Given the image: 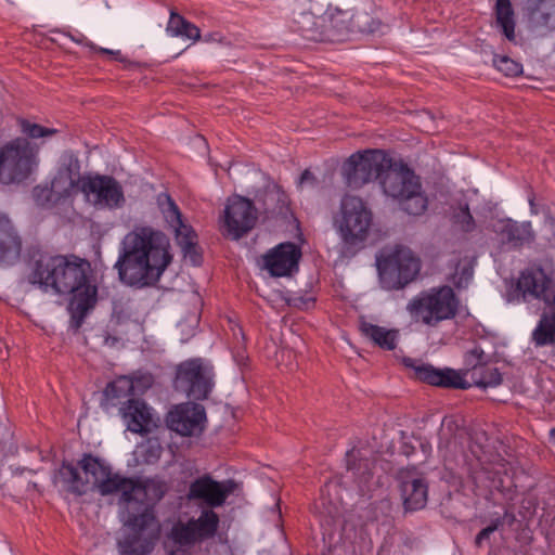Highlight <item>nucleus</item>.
Returning <instances> with one entry per match:
<instances>
[{
	"instance_id": "9",
	"label": "nucleus",
	"mask_w": 555,
	"mask_h": 555,
	"mask_svg": "<svg viewBox=\"0 0 555 555\" xmlns=\"http://www.w3.org/2000/svg\"><path fill=\"white\" fill-rule=\"evenodd\" d=\"M62 179L68 180V188L64 192L68 195L70 190L77 189L87 198L100 208L115 209L125 203L124 191L120 183L111 176H82L75 180L72 170L60 172L52 181V190H56Z\"/></svg>"
},
{
	"instance_id": "41",
	"label": "nucleus",
	"mask_w": 555,
	"mask_h": 555,
	"mask_svg": "<svg viewBox=\"0 0 555 555\" xmlns=\"http://www.w3.org/2000/svg\"><path fill=\"white\" fill-rule=\"evenodd\" d=\"M502 525V519L496 518L494 521H492L491 525L483 528L479 531V533L476 535L475 543L476 545L480 546L483 540H487L490 538V535L498 530V528Z\"/></svg>"
},
{
	"instance_id": "4",
	"label": "nucleus",
	"mask_w": 555,
	"mask_h": 555,
	"mask_svg": "<svg viewBox=\"0 0 555 555\" xmlns=\"http://www.w3.org/2000/svg\"><path fill=\"white\" fill-rule=\"evenodd\" d=\"M517 288L524 298L532 297L551 305L550 312L544 313L532 333L537 346L555 343V282L541 268L528 269L521 272Z\"/></svg>"
},
{
	"instance_id": "36",
	"label": "nucleus",
	"mask_w": 555,
	"mask_h": 555,
	"mask_svg": "<svg viewBox=\"0 0 555 555\" xmlns=\"http://www.w3.org/2000/svg\"><path fill=\"white\" fill-rule=\"evenodd\" d=\"M286 199L285 193L278 185H274L266 192L264 202L267 210L271 212H275L276 210L281 211L286 205Z\"/></svg>"
},
{
	"instance_id": "8",
	"label": "nucleus",
	"mask_w": 555,
	"mask_h": 555,
	"mask_svg": "<svg viewBox=\"0 0 555 555\" xmlns=\"http://www.w3.org/2000/svg\"><path fill=\"white\" fill-rule=\"evenodd\" d=\"M220 517L212 509H202L198 517L178 520L167 533L165 548L168 555H191L192 548L212 539L219 528Z\"/></svg>"
},
{
	"instance_id": "39",
	"label": "nucleus",
	"mask_w": 555,
	"mask_h": 555,
	"mask_svg": "<svg viewBox=\"0 0 555 555\" xmlns=\"http://www.w3.org/2000/svg\"><path fill=\"white\" fill-rule=\"evenodd\" d=\"M185 18L179 15L178 13L171 12L170 18L167 25V33L173 37H178L182 34V28L184 27Z\"/></svg>"
},
{
	"instance_id": "29",
	"label": "nucleus",
	"mask_w": 555,
	"mask_h": 555,
	"mask_svg": "<svg viewBox=\"0 0 555 555\" xmlns=\"http://www.w3.org/2000/svg\"><path fill=\"white\" fill-rule=\"evenodd\" d=\"M360 331L363 336L371 339L375 345L385 350H393L397 347L399 331L372 324L366 321L360 322Z\"/></svg>"
},
{
	"instance_id": "33",
	"label": "nucleus",
	"mask_w": 555,
	"mask_h": 555,
	"mask_svg": "<svg viewBox=\"0 0 555 555\" xmlns=\"http://www.w3.org/2000/svg\"><path fill=\"white\" fill-rule=\"evenodd\" d=\"M488 363V356L485 353L483 349L479 346H475L473 349L468 350L464 354V373L463 375L469 373L470 376L474 375V371L480 370L485 364Z\"/></svg>"
},
{
	"instance_id": "17",
	"label": "nucleus",
	"mask_w": 555,
	"mask_h": 555,
	"mask_svg": "<svg viewBox=\"0 0 555 555\" xmlns=\"http://www.w3.org/2000/svg\"><path fill=\"white\" fill-rule=\"evenodd\" d=\"M234 480L217 481L209 475H203L194 479L189 487L188 499L201 501L206 505L204 509H212L222 506L228 496L235 490Z\"/></svg>"
},
{
	"instance_id": "49",
	"label": "nucleus",
	"mask_w": 555,
	"mask_h": 555,
	"mask_svg": "<svg viewBox=\"0 0 555 555\" xmlns=\"http://www.w3.org/2000/svg\"><path fill=\"white\" fill-rule=\"evenodd\" d=\"M503 479L501 477H499V480H498V485H495V487H499V486H502L503 487Z\"/></svg>"
},
{
	"instance_id": "16",
	"label": "nucleus",
	"mask_w": 555,
	"mask_h": 555,
	"mask_svg": "<svg viewBox=\"0 0 555 555\" xmlns=\"http://www.w3.org/2000/svg\"><path fill=\"white\" fill-rule=\"evenodd\" d=\"M258 219L257 209L254 203L240 195L228 199L223 215V225L228 234L238 240L249 232Z\"/></svg>"
},
{
	"instance_id": "34",
	"label": "nucleus",
	"mask_w": 555,
	"mask_h": 555,
	"mask_svg": "<svg viewBox=\"0 0 555 555\" xmlns=\"http://www.w3.org/2000/svg\"><path fill=\"white\" fill-rule=\"evenodd\" d=\"M21 131L31 139H40L46 137H51L55 134L57 131L54 128L43 127L41 125L31 122L27 119H21L18 121Z\"/></svg>"
},
{
	"instance_id": "12",
	"label": "nucleus",
	"mask_w": 555,
	"mask_h": 555,
	"mask_svg": "<svg viewBox=\"0 0 555 555\" xmlns=\"http://www.w3.org/2000/svg\"><path fill=\"white\" fill-rule=\"evenodd\" d=\"M37 150L26 138H16L0 149V182H23L36 166Z\"/></svg>"
},
{
	"instance_id": "40",
	"label": "nucleus",
	"mask_w": 555,
	"mask_h": 555,
	"mask_svg": "<svg viewBox=\"0 0 555 555\" xmlns=\"http://www.w3.org/2000/svg\"><path fill=\"white\" fill-rule=\"evenodd\" d=\"M130 382L133 385V389L143 391L152 387L154 377L151 373H139Z\"/></svg>"
},
{
	"instance_id": "25",
	"label": "nucleus",
	"mask_w": 555,
	"mask_h": 555,
	"mask_svg": "<svg viewBox=\"0 0 555 555\" xmlns=\"http://www.w3.org/2000/svg\"><path fill=\"white\" fill-rule=\"evenodd\" d=\"M324 23H326V18L323 16H315L311 12H301L294 17L293 29L306 40L326 41L330 36L324 33Z\"/></svg>"
},
{
	"instance_id": "5",
	"label": "nucleus",
	"mask_w": 555,
	"mask_h": 555,
	"mask_svg": "<svg viewBox=\"0 0 555 555\" xmlns=\"http://www.w3.org/2000/svg\"><path fill=\"white\" fill-rule=\"evenodd\" d=\"M404 364L412 367L415 377L431 386L466 390L475 385L479 388L496 387L502 383V375L496 367L485 364L480 370L474 371L472 383L464 378L462 371L453 369H437L431 364H415L411 358L404 359Z\"/></svg>"
},
{
	"instance_id": "1",
	"label": "nucleus",
	"mask_w": 555,
	"mask_h": 555,
	"mask_svg": "<svg viewBox=\"0 0 555 555\" xmlns=\"http://www.w3.org/2000/svg\"><path fill=\"white\" fill-rule=\"evenodd\" d=\"M28 282L43 292L73 294L69 302L72 326L78 330L96 302V287L88 283L87 262L76 256L34 250Z\"/></svg>"
},
{
	"instance_id": "48",
	"label": "nucleus",
	"mask_w": 555,
	"mask_h": 555,
	"mask_svg": "<svg viewBox=\"0 0 555 555\" xmlns=\"http://www.w3.org/2000/svg\"><path fill=\"white\" fill-rule=\"evenodd\" d=\"M550 436H551L552 441H553V442H554V444H555V428H553V429L550 431Z\"/></svg>"
},
{
	"instance_id": "50",
	"label": "nucleus",
	"mask_w": 555,
	"mask_h": 555,
	"mask_svg": "<svg viewBox=\"0 0 555 555\" xmlns=\"http://www.w3.org/2000/svg\"><path fill=\"white\" fill-rule=\"evenodd\" d=\"M529 204H530L531 208L533 209L534 203H533V199H532V198H531V199H529Z\"/></svg>"
},
{
	"instance_id": "28",
	"label": "nucleus",
	"mask_w": 555,
	"mask_h": 555,
	"mask_svg": "<svg viewBox=\"0 0 555 555\" xmlns=\"http://www.w3.org/2000/svg\"><path fill=\"white\" fill-rule=\"evenodd\" d=\"M346 466L347 470L352 473L359 488L364 491L373 475V462L363 459L359 450L352 449L346 453Z\"/></svg>"
},
{
	"instance_id": "46",
	"label": "nucleus",
	"mask_w": 555,
	"mask_h": 555,
	"mask_svg": "<svg viewBox=\"0 0 555 555\" xmlns=\"http://www.w3.org/2000/svg\"><path fill=\"white\" fill-rule=\"evenodd\" d=\"M234 359L237 361V363L241 365L244 363V361L246 360V357L241 352L238 351L235 356H234Z\"/></svg>"
},
{
	"instance_id": "23",
	"label": "nucleus",
	"mask_w": 555,
	"mask_h": 555,
	"mask_svg": "<svg viewBox=\"0 0 555 555\" xmlns=\"http://www.w3.org/2000/svg\"><path fill=\"white\" fill-rule=\"evenodd\" d=\"M22 240L11 220L0 214V266H12L21 256Z\"/></svg>"
},
{
	"instance_id": "47",
	"label": "nucleus",
	"mask_w": 555,
	"mask_h": 555,
	"mask_svg": "<svg viewBox=\"0 0 555 555\" xmlns=\"http://www.w3.org/2000/svg\"><path fill=\"white\" fill-rule=\"evenodd\" d=\"M237 331H238V334H240L242 340L244 341L245 337H244V333H243L242 328L238 327ZM234 336L237 338V333L236 332H234Z\"/></svg>"
},
{
	"instance_id": "35",
	"label": "nucleus",
	"mask_w": 555,
	"mask_h": 555,
	"mask_svg": "<svg viewBox=\"0 0 555 555\" xmlns=\"http://www.w3.org/2000/svg\"><path fill=\"white\" fill-rule=\"evenodd\" d=\"M493 65L505 76L515 77L522 73V65L508 56L494 55Z\"/></svg>"
},
{
	"instance_id": "27",
	"label": "nucleus",
	"mask_w": 555,
	"mask_h": 555,
	"mask_svg": "<svg viewBox=\"0 0 555 555\" xmlns=\"http://www.w3.org/2000/svg\"><path fill=\"white\" fill-rule=\"evenodd\" d=\"M403 504L408 511H418L427 503L428 486L423 478L404 480L401 486Z\"/></svg>"
},
{
	"instance_id": "3",
	"label": "nucleus",
	"mask_w": 555,
	"mask_h": 555,
	"mask_svg": "<svg viewBox=\"0 0 555 555\" xmlns=\"http://www.w3.org/2000/svg\"><path fill=\"white\" fill-rule=\"evenodd\" d=\"M60 474L72 493L82 495L91 486L102 496L119 494V504L143 502L151 492L155 500H160L166 493L164 482L142 485L139 480L113 473L109 465L89 453L82 455L77 467L63 464Z\"/></svg>"
},
{
	"instance_id": "31",
	"label": "nucleus",
	"mask_w": 555,
	"mask_h": 555,
	"mask_svg": "<svg viewBox=\"0 0 555 555\" xmlns=\"http://www.w3.org/2000/svg\"><path fill=\"white\" fill-rule=\"evenodd\" d=\"M495 16L503 35L507 40L513 41L515 39V20L511 0H496Z\"/></svg>"
},
{
	"instance_id": "38",
	"label": "nucleus",
	"mask_w": 555,
	"mask_h": 555,
	"mask_svg": "<svg viewBox=\"0 0 555 555\" xmlns=\"http://www.w3.org/2000/svg\"><path fill=\"white\" fill-rule=\"evenodd\" d=\"M474 275L473 268L468 266L456 267L455 272L451 276V283L457 288H466Z\"/></svg>"
},
{
	"instance_id": "14",
	"label": "nucleus",
	"mask_w": 555,
	"mask_h": 555,
	"mask_svg": "<svg viewBox=\"0 0 555 555\" xmlns=\"http://www.w3.org/2000/svg\"><path fill=\"white\" fill-rule=\"evenodd\" d=\"M157 205L166 222L175 231V236L185 258H190L194 266L202 262V256L197 250V235L191 225L182 220V215L168 193H160L157 196Z\"/></svg>"
},
{
	"instance_id": "51",
	"label": "nucleus",
	"mask_w": 555,
	"mask_h": 555,
	"mask_svg": "<svg viewBox=\"0 0 555 555\" xmlns=\"http://www.w3.org/2000/svg\"><path fill=\"white\" fill-rule=\"evenodd\" d=\"M309 302L313 304L314 302V299L313 298H309L308 299Z\"/></svg>"
},
{
	"instance_id": "32",
	"label": "nucleus",
	"mask_w": 555,
	"mask_h": 555,
	"mask_svg": "<svg viewBox=\"0 0 555 555\" xmlns=\"http://www.w3.org/2000/svg\"><path fill=\"white\" fill-rule=\"evenodd\" d=\"M406 192L405 195L398 197L402 210L412 216H421L427 209L428 201L422 192L421 182L416 185L415 190Z\"/></svg>"
},
{
	"instance_id": "18",
	"label": "nucleus",
	"mask_w": 555,
	"mask_h": 555,
	"mask_svg": "<svg viewBox=\"0 0 555 555\" xmlns=\"http://www.w3.org/2000/svg\"><path fill=\"white\" fill-rule=\"evenodd\" d=\"M384 193L392 198L405 195L408 191L416 189L420 183L418 177L404 163L393 160L388 156V164L385 165L379 179Z\"/></svg>"
},
{
	"instance_id": "20",
	"label": "nucleus",
	"mask_w": 555,
	"mask_h": 555,
	"mask_svg": "<svg viewBox=\"0 0 555 555\" xmlns=\"http://www.w3.org/2000/svg\"><path fill=\"white\" fill-rule=\"evenodd\" d=\"M300 248L291 242L281 243L263 256V267L272 276H286L298 269Z\"/></svg>"
},
{
	"instance_id": "24",
	"label": "nucleus",
	"mask_w": 555,
	"mask_h": 555,
	"mask_svg": "<svg viewBox=\"0 0 555 555\" xmlns=\"http://www.w3.org/2000/svg\"><path fill=\"white\" fill-rule=\"evenodd\" d=\"M493 230L501 235L504 244H509L512 247H520L534 238L530 222L519 223L512 219H502L493 224Z\"/></svg>"
},
{
	"instance_id": "42",
	"label": "nucleus",
	"mask_w": 555,
	"mask_h": 555,
	"mask_svg": "<svg viewBox=\"0 0 555 555\" xmlns=\"http://www.w3.org/2000/svg\"><path fill=\"white\" fill-rule=\"evenodd\" d=\"M182 34L178 37H183L191 40H198L201 38V30L197 26L190 23L185 20L184 27L182 28Z\"/></svg>"
},
{
	"instance_id": "2",
	"label": "nucleus",
	"mask_w": 555,
	"mask_h": 555,
	"mask_svg": "<svg viewBox=\"0 0 555 555\" xmlns=\"http://www.w3.org/2000/svg\"><path fill=\"white\" fill-rule=\"evenodd\" d=\"M166 234L152 227H135L120 243L115 263L120 281L142 288L155 285L172 260Z\"/></svg>"
},
{
	"instance_id": "10",
	"label": "nucleus",
	"mask_w": 555,
	"mask_h": 555,
	"mask_svg": "<svg viewBox=\"0 0 555 555\" xmlns=\"http://www.w3.org/2000/svg\"><path fill=\"white\" fill-rule=\"evenodd\" d=\"M128 532L117 543L120 555H150L160 534V524L154 513L145 508L128 516Z\"/></svg>"
},
{
	"instance_id": "15",
	"label": "nucleus",
	"mask_w": 555,
	"mask_h": 555,
	"mask_svg": "<svg viewBox=\"0 0 555 555\" xmlns=\"http://www.w3.org/2000/svg\"><path fill=\"white\" fill-rule=\"evenodd\" d=\"M175 386L190 399L204 400L214 387L212 367L202 359H191L178 365Z\"/></svg>"
},
{
	"instance_id": "7",
	"label": "nucleus",
	"mask_w": 555,
	"mask_h": 555,
	"mask_svg": "<svg viewBox=\"0 0 555 555\" xmlns=\"http://www.w3.org/2000/svg\"><path fill=\"white\" fill-rule=\"evenodd\" d=\"M460 300L450 286L433 287L421 292L406 305L412 320L429 327L452 320L459 312Z\"/></svg>"
},
{
	"instance_id": "19",
	"label": "nucleus",
	"mask_w": 555,
	"mask_h": 555,
	"mask_svg": "<svg viewBox=\"0 0 555 555\" xmlns=\"http://www.w3.org/2000/svg\"><path fill=\"white\" fill-rule=\"evenodd\" d=\"M206 413L203 405L184 403L176 406L167 415V426L181 436H194L204 430Z\"/></svg>"
},
{
	"instance_id": "21",
	"label": "nucleus",
	"mask_w": 555,
	"mask_h": 555,
	"mask_svg": "<svg viewBox=\"0 0 555 555\" xmlns=\"http://www.w3.org/2000/svg\"><path fill=\"white\" fill-rule=\"evenodd\" d=\"M127 429L134 434L146 435L157 427L158 418L152 409L140 399H128L119 409Z\"/></svg>"
},
{
	"instance_id": "22",
	"label": "nucleus",
	"mask_w": 555,
	"mask_h": 555,
	"mask_svg": "<svg viewBox=\"0 0 555 555\" xmlns=\"http://www.w3.org/2000/svg\"><path fill=\"white\" fill-rule=\"evenodd\" d=\"M356 27L361 33H374L379 23L374 21L367 14H357L349 21L346 13H338L331 15L324 23V33L330 37L326 41L340 40L345 35L348 34L350 27Z\"/></svg>"
},
{
	"instance_id": "44",
	"label": "nucleus",
	"mask_w": 555,
	"mask_h": 555,
	"mask_svg": "<svg viewBox=\"0 0 555 555\" xmlns=\"http://www.w3.org/2000/svg\"><path fill=\"white\" fill-rule=\"evenodd\" d=\"M298 184L300 186L302 185H306V184H310V185H317L318 184V181H317V178L314 177V175L309 170V169H306L299 177V181H298Z\"/></svg>"
},
{
	"instance_id": "45",
	"label": "nucleus",
	"mask_w": 555,
	"mask_h": 555,
	"mask_svg": "<svg viewBox=\"0 0 555 555\" xmlns=\"http://www.w3.org/2000/svg\"><path fill=\"white\" fill-rule=\"evenodd\" d=\"M100 52L113 55L116 60H118L119 56L121 55L120 51H118V50L114 51V50H108V49H105V48H100Z\"/></svg>"
},
{
	"instance_id": "30",
	"label": "nucleus",
	"mask_w": 555,
	"mask_h": 555,
	"mask_svg": "<svg viewBox=\"0 0 555 555\" xmlns=\"http://www.w3.org/2000/svg\"><path fill=\"white\" fill-rule=\"evenodd\" d=\"M132 390L133 385L128 378H119L109 383L104 390L105 403H103V405L105 409H108L109 406H115L117 403L126 402L130 399L129 396Z\"/></svg>"
},
{
	"instance_id": "37",
	"label": "nucleus",
	"mask_w": 555,
	"mask_h": 555,
	"mask_svg": "<svg viewBox=\"0 0 555 555\" xmlns=\"http://www.w3.org/2000/svg\"><path fill=\"white\" fill-rule=\"evenodd\" d=\"M453 222L461 227L465 232H470L475 228V220L469 211L468 205L460 206L453 215Z\"/></svg>"
},
{
	"instance_id": "11",
	"label": "nucleus",
	"mask_w": 555,
	"mask_h": 555,
	"mask_svg": "<svg viewBox=\"0 0 555 555\" xmlns=\"http://www.w3.org/2000/svg\"><path fill=\"white\" fill-rule=\"evenodd\" d=\"M379 281L385 289H401L418 274L421 262L408 247L398 246L390 253H382L377 259Z\"/></svg>"
},
{
	"instance_id": "6",
	"label": "nucleus",
	"mask_w": 555,
	"mask_h": 555,
	"mask_svg": "<svg viewBox=\"0 0 555 555\" xmlns=\"http://www.w3.org/2000/svg\"><path fill=\"white\" fill-rule=\"evenodd\" d=\"M335 225L345 251L354 254L364 246L369 237L373 225V212L361 197L346 195L340 202V211Z\"/></svg>"
},
{
	"instance_id": "13",
	"label": "nucleus",
	"mask_w": 555,
	"mask_h": 555,
	"mask_svg": "<svg viewBox=\"0 0 555 555\" xmlns=\"http://www.w3.org/2000/svg\"><path fill=\"white\" fill-rule=\"evenodd\" d=\"M387 164L388 155L380 150L357 152L343 164L341 175L349 188L359 189L378 180Z\"/></svg>"
},
{
	"instance_id": "43",
	"label": "nucleus",
	"mask_w": 555,
	"mask_h": 555,
	"mask_svg": "<svg viewBox=\"0 0 555 555\" xmlns=\"http://www.w3.org/2000/svg\"><path fill=\"white\" fill-rule=\"evenodd\" d=\"M33 195L39 204L44 205L46 202L51 201L52 190L37 186L34 189Z\"/></svg>"
},
{
	"instance_id": "26",
	"label": "nucleus",
	"mask_w": 555,
	"mask_h": 555,
	"mask_svg": "<svg viewBox=\"0 0 555 555\" xmlns=\"http://www.w3.org/2000/svg\"><path fill=\"white\" fill-rule=\"evenodd\" d=\"M527 12L535 27L555 30V0H527Z\"/></svg>"
}]
</instances>
